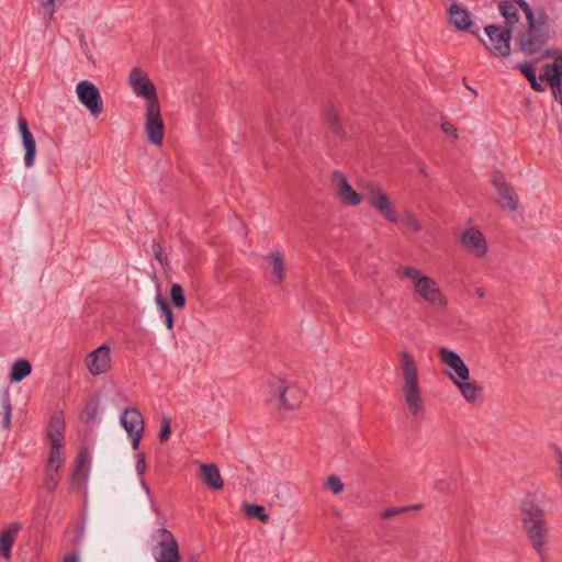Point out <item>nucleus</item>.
<instances>
[{
    "instance_id": "22",
    "label": "nucleus",
    "mask_w": 562,
    "mask_h": 562,
    "mask_svg": "<svg viewBox=\"0 0 562 562\" xmlns=\"http://www.w3.org/2000/svg\"><path fill=\"white\" fill-rule=\"evenodd\" d=\"M18 125L22 136V144L25 150L24 164L27 168H31L35 161L36 143L32 133L29 130L27 122L24 117L21 116L19 119Z\"/></svg>"
},
{
    "instance_id": "2",
    "label": "nucleus",
    "mask_w": 562,
    "mask_h": 562,
    "mask_svg": "<svg viewBox=\"0 0 562 562\" xmlns=\"http://www.w3.org/2000/svg\"><path fill=\"white\" fill-rule=\"evenodd\" d=\"M400 279L408 281L414 294L428 306L446 311L449 299L440 282L417 267L405 265L396 269Z\"/></svg>"
},
{
    "instance_id": "25",
    "label": "nucleus",
    "mask_w": 562,
    "mask_h": 562,
    "mask_svg": "<svg viewBox=\"0 0 562 562\" xmlns=\"http://www.w3.org/2000/svg\"><path fill=\"white\" fill-rule=\"evenodd\" d=\"M65 418L63 413L56 412L52 415L48 427L47 436L50 445H64Z\"/></svg>"
},
{
    "instance_id": "5",
    "label": "nucleus",
    "mask_w": 562,
    "mask_h": 562,
    "mask_svg": "<svg viewBox=\"0 0 562 562\" xmlns=\"http://www.w3.org/2000/svg\"><path fill=\"white\" fill-rule=\"evenodd\" d=\"M366 201L386 222L394 225L400 223V212L396 203L381 184L376 182L366 183Z\"/></svg>"
},
{
    "instance_id": "34",
    "label": "nucleus",
    "mask_w": 562,
    "mask_h": 562,
    "mask_svg": "<svg viewBox=\"0 0 562 562\" xmlns=\"http://www.w3.org/2000/svg\"><path fill=\"white\" fill-rule=\"evenodd\" d=\"M89 458L86 453L81 452L78 459L76 470L72 474L74 481H85L88 472Z\"/></svg>"
},
{
    "instance_id": "23",
    "label": "nucleus",
    "mask_w": 562,
    "mask_h": 562,
    "mask_svg": "<svg viewBox=\"0 0 562 562\" xmlns=\"http://www.w3.org/2000/svg\"><path fill=\"white\" fill-rule=\"evenodd\" d=\"M20 529V524L13 522L7 526L0 532V557H2L3 559H11V548L16 540V536Z\"/></svg>"
},
{
    "instance_id": "47",
    "label": "nucleus",
    "mask_w": 562,
    "mask_h": 562,
    "mask_svg": "<svg viewBox=\"0 0 562 562\" xmlns=\"http://www.w3.org/2000/svg\"><path fill=\"white\" fill-rule=\"evenodd\" d=\"M542 80H540V78H536V80L531 81L530 82V86L532 87L533 90L536 91H539V92H542L544 91V86L541 83Z\"/></svg>"
},
{
    "instance_id": "18",
    "label": "nucleus",
    "mask_w": 562,
    "mask_h": 562,
    "mask_svg": "<svg viewBox=\"0 0 562 562\" xmlns=\"http://www.w3.org/2000/svg\"><path fill=\"white\" fill-rule=\"evenodd\" d=\"M459 391L461 397L472 406H479L484 401V387L483 385L473 379L471 374L465 379L462 378L458 381L453 379L452 383Z\"/></svg>"
},
{
    "instance_id": "45",
    "label": "nucleus",
    "mask_w": 562,
    "mask_h": 562,
    "mask_svg": "<svg viewBox=\"0 0 562 562\" xmlns=\"http://www.w3.org/2000/svg\"><path fill=\"white\" fill-rule=\"evenodd\" d=\"M553 98L557 102L562 103V80L550 85Z\"/></svg>"
},
{
    "instance_id": "33",
    "label": "nucleus",
    "mask_w": 562,
    "mask_h": 562,
    "mask_svg": "<svg viewBox=\"0 0 562 562\" xmlns=\"http://www.w3.org/2000/svg\"><path fill=\"white\" fill-rule=\"evenodd\" d=\"M244 513L247 517H256L262 522H267L269 520V516L266 513L265 507L261 505L244 504Z\"/></svg>"
},
{
    "instance_id": "46",
    "label": "nucleus",
    "mask_w": 562,
    "mask_h": 562,
    "mask_svg": "<svg viewBox=\"0 0 562 562\" xmlns=\"http://www.w3.org/2000/svg\"><path fill=\"white\" fill-rule=\"evenodd\" d=\"M146 469L145 457L143 454L139 456V459L136 463V470L139 474H143Z\"/></svg>"
},
{
    "instance_id": "30",
    "label": "nucleus",
    "mask_w": 562,
    "mask_h": 562,
    "mask_svg": "<svg viewBox=\"0 0 562 562\" xmlns=\"http://www.w3.org/2000/svg\"><path fill=\"white\" fill-rule=\"evenodd\" d=\"M64 445H50V451L47 460L46 468L52 470H59L64 463V458L61 456V449Z\"/></svg>"
},
{
    "instance_id": "37",
    "label": "nucleus",
    "mask_w": 562,
    "mask_h": 562,
    "mask_svg": "<svg viewBox=\"0 0 562 562\" xmlns=\"http://www.w3.org/2000/svg\"><path fill=\"white\" fill-rule=\"evenodd\" d=\"M65 0H43L41 2L44 14L48 20L54 19V14L64 4Z\"/></svg>"
},
{
    "instance_id": "40",
    "label": "nucleus",
    "mask_w": 562,
    "mask_h": 562,
    "mask_svg": "<svg viewBox=\"0 0 562 562\" xmlns=\"http://www.w3.org/2000/svg\"><path fill=\"white\" fill-rule=\"evenodd\" d=\"M12 407L9 398H4L2 402V427L9 429L11 426Z\"/></svg>"
},
{
    "instance_id": "51",
    "label": "nucleus",
    "mask_w": 562,
    "mask_h": 562,
    "mask_svg": "<svg viewBox=\"0 0 562 562\" xmlns=\"http://www.w3.org/2000/svg\"><path fill=\"white\" fill-rule=\"evenodd\" d=\"M477 294H479L480 296H483V295H484V291H483V290H479V291H477Z\"/></svg>"
},
{
    "instance_id": "35",
    "label": "nucleus",
    "mask_w": 562,
    "mask_h": 562,
    "mask_svg": "<svg viewBox=\"0 0 562 562\" xmlns=\"http://www.w3.org/2000/svg\"><path fill=\"white\" fill-rule=\"evenodd\" d=\"M170 299L176 308H183L186 305V296L180 284L173 283L170 288Z\"/></svg>"
},
{
    "instance_id": "52",
    "label": "nucleus",
    "mask_w": 562,
    "mask_h": 562,
    "mask_svg": "<svg viewBox=\"0 0 562 562\" xmlns=\"http://www.w3.org/2000/svg\"><path fill=\"white\" fill-rule=\"evenodd\" d=\"M350 3H356V0H347Z\"/></svg>"
},
{
    "instance_id": "4",
    "label": "nucleus",
    "mask_w": 562,
    "mask_h": 562,
    "mask_svg": "<svg viewBox=\"0 0 562 562\" xmlns=\"http://www.w3.org/2000/svg\"><path fill=\"white\" fill-rule=\"evenodd\" d=\"M266 402L279 413L299 409L304 400L305 392L296 383L281 375L268 376L261 386Z\"/></svg>"
},
{
    "instance_id": "48",
    "label": "nucleus",
    "mask_w": 562,
    "mask_h": 562,
    "mask_svg": "<svg viewBox=\"0 0 562 562\" xmlns=\"http://www.w3.org/2000/svg\"><path fill=\"white\" fill-rule=\"evenodd\" d=\"M63 562H79V559L75 553H71V554L65 557Z\"/></svg>"
},
{
    "instance_id": "11",
    "label": "nucleus",
    "mask_w": 562,
    "mask_h": 562,
    "mask_svg": "<svg viewBox=\"0 0 562 562\" xmlns=\"http://www.w3.org/2000/svg\"><path fill=\"white\" fill-rule=\"evenodd\" d=\"M486 37H481L483 46L497 58H506L510 55V32L499 25H487L484 27Z\"/></svg>"
},
{
    "instance_id": "39",
    "label": "nucleus",
    "mask_w": 562,
    "mask_h": 562,
    "mask_svg": "<svg viewBox=\"0 0 562 562\" xmlns=\"http://www.w3.org/2000/svg\"><path fill=\"white\" fill-rule=\"evenodd\" d=\"M171 422L172 420L170 416H161V427L159 431V439L161 442H166L171 436Z\"/></svg>"
},
{
    "instance_id": "41",
    "label": "nucleus",
    "mask_w": 562,
    "mask_h": 562,
    "mask_svg": "<svg viewBox=\"0 0 562 562\" xmlns=\"http://www.w3.org/2000/svg\"><path fill=\"white\" fill-rule=\"evenodd\" d=\"M555 461V483L559 486L560 490H562V450H557L554 456Z\"/></svg>"
},
{
    "instance_id": "13",
    "label": "nucleus",
    "mask_w": 562,
    "mask_h": 562,
    "mask_svg": "<svg viewBox=\"0 0 562 562\" xmlns=\"http://www.w3.org/2000/svg\"><path fill=\"white\" fill-rule=\"evenodd\" d=\"M462 249L475 259L487 258L488 244L483 233L474 226L467 227L460 235Z\"/></svg>"
},
{
    "instance_id": "29",
    "label": "nucleus",
    "mask_w": 562,
    "mask_h": 562,
    "mask_svg": "<svg viewBox=\"0 0 562 562\" xmlns=\"http://www.w3.org/2000/svg\"><path fill=\"white\" fill-rule=\"evenodd\" d=\"M403 229L407 233L417 234L423 231V224L418 220L417 215L409 209H405L400 214V223Z\"/></svg>"
},
{
    "instance_id": "12",
    "label": "nucleus",
    "mask_w": 562,
    "mask_h": 562,
    "mask_svg": "<svg viewBox=\"0 0 562 562\" xmlns=\"http://www.w3.org/2000/svg\"><path fill=\"white\" fill-rule=\"evenodd\" d=\"M75 91L79 102L93 117H98L104 112V102L101 92L93 82L81 80L76 85Z\"/></svg>"
},
{
    "instance_id": "31",
    "label": "nucleus",
    "mask_w": 562,
    "mask_h": 562,
    "mask_svg": "<svg viewBox=\"0 0 562 562\" xmlns=\"http://www.w3.org/2000/svg\"><path fill=\"white\" fill-rule=\"evenodd\" d=\"M156 304L160 311L161 317L165 319L167 328L171 330L173 328V315L170 306L160 294L156 296Z\"/></svg>"
},
{
    "instance_id": "8",
    "label": "nucleus",
    "mask_w": 562,
    "mask_h": 562,
    "mask_svg": "<svg viewBox=\"0 0 562 562\" xmlns=\"http://www.w3.org/2000/svg\"><path fill=\"white\" fill-rule=\"evenodd\" d=\"M126 80L134 95L145 101L144 106L160 103L157 87L145 68H131Z\"/></svg>"
},
{
    "instance_id": "36",
    "label": "nucleus",
    "mask_w": 562,
    "mask_h": 562,
    "mask_svg": "<svg viewBox=\"0 0 562 562\" xmlns=\"http://www.w3.org/2000/svg\"><path fill=\"white\" fill-rule=\"evenodd\" d=\"M540 80L546 81L549 86L562 80V75L553 70L549 64L541 67Z\"/></svg>"
},
{
    "instance_id": "24",
    "label": "nucleus",
    "mask_w": 562,
    "mask_h": 562,
    "mask_svg": "<svg viewBox=\"0 0 562 562\" xmlns=\"http://www.w3.org/2000/svg\"><path fill=\"white\" fill-rule=\"evenodd\" d=\"M450 23L459 31H467L472 25V19L468 10L458 3H452L448 9Z\"/></svg>"
},
{
    "instance_id": "27",
    "label": "nucleus",
    "mask_w": 562,
    "mask_h": 562,
    "mask_svg": "<svg viewBox=\"0 0 562 562\" xmlns=\"http://www.w3.org/2000/svg\"><path fill=\"white\" fill-rule=\"evenodd\" d=\"M326 124L329 130L339 138L344 139L347 137V132L344 127L341 115L335 108H329L325 114Z\"/></svg>"
},
{
    "instance_id": "28",
    "label": "nucleus",
    "mask_w": 562,
    "mask_h": 562,
    "mask_svg": "<svg viewBox=\"0 0 562 562\" xmlns=\"http://www.w3.org/2000/svg\"><path fill=\"white\" fill-rule=\"evenodd\" d=\"M32 372V364L26 359H19L11 366L9 380L11 383H18L29 376Z\"/></svg>"
},
{
    "instance_id": "26",
    "label": "nucleus",
    "mask_w": 562,
    "mask_h": 562,
    "mask_svg": "<svg viewBox=\"0 0 562 562\" xmlns=\"http://www.w3.org/2000/svg\"><path fill=\"white\" fill-rule=\"evenodd\" d=\"M268 263L274 282L281 283L285 278L284 256L280 251H274L268 256Z\"/></svg>"
},
{
    "instance_id": "42",
    "label": "nucleus",
    "mask_w": 562,
    "mask_h": 562,
    "mask_svg": "<svg viewBox=\"0 0 562 562\" xmlns=\"http://www.w3.org/2000/svg\"><path fill=\"white\" fill-rule=\"evenodd\" d=\"M440 127H441V131L447 136H449L453 142H457L459 139L458 128L451 122H448V121L442 122Z\"/></svg>"
},
{
    "instance_id": "16",
    "label": "nucleus",
    "mask_w": 562,
    "mask_h": 562,
    "mask_svg": "<svg viewBox=\"0 0 562 562\" xmlns=\"http://www.w3.org/2000/svg\"><path fill=\"white\" fill-rule=\"evenodd\" d=\"M491 183L496 194V203L502 209L515 211L518 206V195L507 182L505 176L499 171L493 172Z\"/></svg>"
},
{
    "instance_id": "38",
    "label": "nucleus",
    "mask_w": 562,
    "mask_h": 562,
    "mask_svg": "<svg viewBox=\"0 0 562 562\" xmlns=\"http://www.w3.org/2000/svg\"><path fill=\"white\" fill-rule=\"evenodd\" d=\"M58 472L59 470L54 471L49 468H46L44 485L48 491H54L57 487L59 483Z\"/></svg>"
},
{
    "instance_id": "50",
    "label": "nucleus",
    "mask_w": 562,
    "mask_h": 562,
    "mask_svg": "<svg viewBox=\"0 0 562 562\" xmlns=\"http://www.w3.org/2000/svg\"><path fill=\"white\" fill-rule=\"evenodd\" d=\"M395 513H396V512H389V513H385L383 516H384V517H389V516H391V515H393V514H395Z\"/></svg>"
},
{
    "instance_id": "6",
    "label": "nucleus",
    "mask_w": 562,
    "mask_h": 562,
    "mask_svg": "<svg viewBox=\"0 0 562 562\" xmlns=\"http://www.w3.org/2000/svg\"><path fill=\"white\" fill-rule=\"evenodd\" d=\"M329 184L334 199L345 207H357L366 200V186L359 191L350 181L348 176L334 170L329 177Z\"/></svg>"
},
{
    "instance_id": "32",
    "label": "nucleus",
    "mask_w": 562,
    "mask_h": 562,
    "mask_svg": "<svg viewBox=\"0 0 562 562\" xmlns=\"http://www.w3.org/2000/svg\"><path fill=\"white\" fill-rule=\"evenodd\" d=\"M324 488L333 495H339L345 490V484L338 475L331 474L324 480Z\"/></svg>"
},
{
    "instance_id": "44",
    "label": "nucleus",
    "mask_w": 562,
    "mask_h": 562,
    "mask_svg": "<svg viewBox=\"0 0 562 562\" xmlns=\"http://www.w3.org/2000/svg\"><path fill=\"white\" fill-rule=\"evenodd\" d=\"M520 71L525 75V77L528 79L529 83L533 80H536V71L535 68L528 64H521L518 66Z\"/></svg>"
},
{
    "instance_id": "9",
    "label": "nucleus",
    "mask_w": 562,
    "mask_h": 562,
    "mask_svg": "<svg viewBox=\"0 0 562 562\" xmlns=\"http://www.w3.org/2000/svg\"><path fill=\"white\" fill-rule=\"evenodd\" d=\"M144 133L147 142L160 147L166 135V124L161 114V104L144 106Z\"/></svg>"
},
{
    "instance_id": "21",
    "label": "nucleus",
    "mask_w": 562,
    "mask_h": 562,
    "mask_svg": "<svg viewBox=\"0 0 562 562\" xmlns=\"http://www.w3.org/2000/svg\"><path fill=\"white\" fill-rule=\"evenodd\" d=\"M198 475L209 490L220 491L224 487L220 469L214 463H199Z\"/></svg>"
},
{
    "instance_id": "19",
    "label": "nucleus",
    "mask_w": 562,
    "mask_h": 562,
    "mask_svg": "<svg viewBox=\"0 0 562 562\" xmlns=\"http://www.w3.org/2000/svg\"><path fill=\"white\" fill-rule=\"evenodd\" d=\"M498 10L505 19L508 26L515 25L519 21V10L528 18V11H535L525 0H501Z\"/></svg>"
},
{
    "instance_id": "49",
    "label": "nucleus",
    "mask_w": 562,
    "mask_h": 562,
    "mask_svg": "<svg viewBox=\"0 0 562 562\" xmlns=\"http://www.w3.org/2000/svg\"><path fill=\"white\" fill-rule=\"evenodd\" d=\"M420 173L427 176V167L425 165H422L419 168Z\"/></svg>"
},
{
    "instance_id": "17",
    "label": "nucleus",
    "mask_w": 562,
    "mask_h": 562,
    "mask_svg": "<svg viewBox=\"0 0 562 562\" xmlns=\"http://www.w3.org/2000/svg\"><path fill=\"white\" fill-rule=\"evenodd\" d=\"M144 424L145 422L142 413L135 407L124 409L121 415V425L131 438L133 449L135 450L139 447L144 432Z\"/></svg>"
},
{
    "instance_id": "20",
    "label": "nucleus",
    "mask_w": 562,
    "mask_h": 562,
    "mask_svg": "<svg viewBox=\"0 0 562 562\" xmlns=\"http://www.w3.org/2000/svg\"><path fill=\"white\" fill-rule=\"evenodd\" d=\"M521 524L544 519V512L536 495L527 494L519 505Z\"/></svg>"
},
{
    "instance_id": "3",
    "label": "nucleus",
    "mask_w": 562,
    "mask_h": 562,
    "mask_svg": "<svg viewBox=\"0 0 562 562\" xmlns=\"http://www.w3.org/2000/svg\"><path fill=\"white\" fill-rule=\"evenodd\" d=\"M552 35V21L542 8L528 11L525 24L517 32V44L525 55L539 53Z\"/></svg>"
},
{
    "instance_id": "14",
    "label": "nucleus",
    "mask_w": 562,
    "mask_h": 562,
    "mask_svg": "<svg viewBox=\"0 0 562 562\" xmlns=\"http://www.w3.org/2000/svg\"><path fill=\"white\" fill-rule=\"evenodd\" d=\"M438 358L440 362L447 368L446 375L453 383V379L456 381L465 376L468 378L471 374V371L461 356L451 350L448 347H439L438 348Z\"/></svg>"
},
{
    "instance_id": "7",
    "label": "nucleus",
    "mask_w": 562,
    "mask_h": 562,
    "mask_svg": "<svg viewBox=\"0 0 562 562\" xmlns=\"http://www.w3.org/2000/svg\"><path fill=\"white\" fill-rule=\"evenodd\" d=\"M151 554L155 562H182V553L176 536L166 528L157 529L153 536Z\"/></svg>"
},
{
    "instance_id": "10",
    "label": "nucleus",
    "mask_w": 562,
    "mask_h": 562,
    "mask_svg": "<svg viewBox=\"0 0 562 562\" xmlns=\"http://www.w3.org/2000/svg\"><path fill=\"white\" fill-rule=\"evenodd\" d=\"M527 539L541 562L548 559L550 528L544 519L533 520L522 525Z\"/></svg>"
},
{
    "instance_id": "1",
    "label": "nucleus",
    "mask_w": 562,
    "mask_h": 562,
    "mask_svg": "<svg viewBox=\"0 0 562 562\" xmlns=\"http://www.w3.org/2000/svg\"><path fill=\"white\" fill-rule=\"evenodd\" d=\"M400 389L408 413L418 417L425 412L426 401L422 386L418 361L408 351L400 355Z\"/></svg>"
},
{
    "instance_id": "43",
    "label": "nucleus",
    "mask_w": 562,
    "mask_h": 562,
    "mask_svg": "<svg viewBox=\"0 0 562 562\" xmlns=\"http://www.w3.org/2000/svg\"><path fill=\"white\" fill-rule=\"evenodd\" d=\"M546 56H552L554 58L552 64H549L553 70L562 75V49L548 52Z\"/></svg>"
},
{
    "instance_id": "15",
    "label": "nucleus",
    "mask_w": 562,
    "mask_h": 562,
    "mask_svg": "<svg viewBox=\"0 0 562 562\" xmlns=\"http://www.w3.org/2000/svg\"><path fill=\"white\" fill-rule=\"evenodd\" d=\"M83 363L88 372L93 376L108 373L112 368L111 346L103 344L88 352Z\"/></svg>"
}]
</instances>
